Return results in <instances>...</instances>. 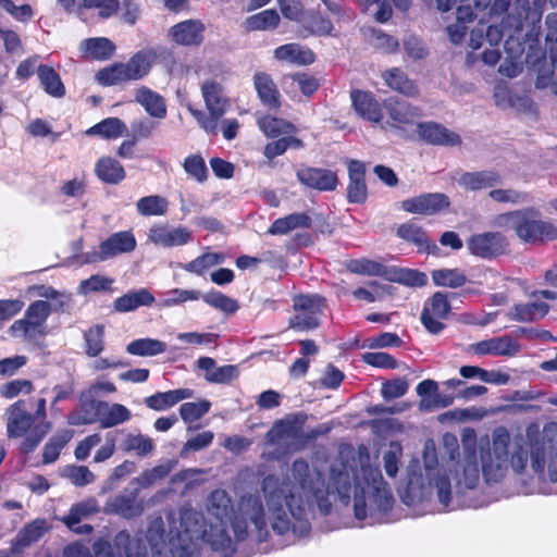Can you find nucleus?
<instances>
[{
  "label": "nucleus",
  "instance_id": "1",
  "mask_svg": "<svg viewBox=\"0 0 557 557\" xmlns=\"http://www.w3.org/2000/svg\"><path fill=\"white\" fill-rule=\"evenodd\" d=\"M267 509L259 495H243L234 511L232 498L225 490H214L206 502L208 522L201 513L184 508L168 516L169 530L158 517L150 521L145 540L138 533L132 536L123 530L112 543L97 541L96 557H199L203 542L214 550H233L228 532L231 522L237 541L245 540L253 530L260 540L265 539L268 527L281 535L297 537L310 531L314 508L322 515L330 513L333 499L344 505L354 502L358 520L379 522L394 504V496L381 470L362 458L344 461L336 459L330 467L327 483L322 473L304 459H297L285 475H267L262 481Z\"/></svg>",
  "mask_w": 557,
  "mask_h": 557
},
{
  "label": "nucleus",
  "instance_id": "2",
  "mask_svg": "<svg viewBox=\"0 0 557 557\" xmlns=\"http://www.w3.org/2000/svg\"><path fill=\"white\" fill-rule=\"evenodd\" d=\"M445 445L451 447L449 460L444 465L438 463L436 450L433 445H425L423 450V467L418 462H411L407 468L406 485L399 490V495L408 506L429 500L436 494L440 504L447 508L453 499V485L450 476L455 481V490L462 493L473 490L480 482V473L486 482H500L509 469L515 472V453L520 449V443L511 442L506 430H499L493 434V442L486 451L481 453V469L476 454V438L472 430L467 431L462 437V451L457 453V438L453 435L444 437Z\"/></svg>",
  "mask_w": 557,
  "mask_h": 557
},
{
  "label": "nucleus",
  "instance_id": "3",
  "mask_svg": "<svg viewBox=\"0 0 557 557\" xmlns=\"http://www.w3.org/2000/svg\"><path fill=\"white\" fill-rule=\"evenodd\" d=\"M26 294L40 299L33 301L25 310L24 317L13 322L9 327V334L26 343H37L48 334L49 315L52 312L65 311L72 302V297L48 285H32Z\"/></svg>",
  "mask_w": 557,
  "mask_h": 557
},
{
  "label": "nucleus",
  "instance_id": "4",
  "mask_svg": "<svg viewBox=\"0 0 557 557\" xmlns=\"http://www.w3.org/2000/svg\"><path fill=\"white\" fill-rule=\"evenodd\" d=\"M515 473L557 482V445L550 441L520 444L513 450Z\"/></svg>",
  "mask_w": 557,
  "mask_h": 557
},
{
  "label": "nucleus",
  "instance_id": "5",
  "mask_svg": "<svg viewBox=\"0 0 557 557\" xmlns=\"http://www.w3.org/2000/svg\"><path fill=\"white\" fill-rule=\"evenodd\" d=\"M306 420L307 414L297 412L276 421L267 433L268 442L272 445H283L288 449H298V444L305 436Z\"/></svg>",
  "mask_w": 557,
  "mask_h": 557
},
{
  "label": "nucleus",
  "instance_id": "6",
  "mask_svg": "<svg viewBox=\"0 0 557 557\" xmlns=\"http://www.w3.org/2000/svg\"><path fill=\"white\" fill-rule=\"evenodd\" d=\"M517 237L524 243L554 240L557 238V226L540 219V213L533 208L520 210L516 230Z\"/></svg>",
  "mask_w": 557,
  "mask_h": 557
},
{
  "label": "nucleus",
  "instance_id": "7",
  "mask_svg": "<svg viewBox=\"0 0 557 557\" xmlns=\"http://www.w3.org/2000/svg\"><path fill=\"white\" fill-rule=\"evenodd\" d=\"M324 307V299L318 295H301L294 298L296 313L289 325L296 331H310L319 326V315Z\"/></svg>",
  "mask_w": 557,
  "mask_h": 557
},
{
  "label": "nucleus",
  "instance_id": "8",
  "mask_svg": "<svg viewBox=\"0 0 557 557\" xmlns=\"http://www.w3.org/2000/svg\"><path fill=\"white\" fill-rule=\"evenodd\" d=\"M136 244V238L131 231L116 232L103 240L97 249L87 252L85 261L88 263L106 261L117 255L133 251Z\"/></svg>",
  "mask_w": 557,
  "mask_h": 557
},
{
  "label": "nucleus",
  "instance_id": "9",
  "mask_svg": "<svg viewBox=\"0 0 557 557\" xmlns=\"http://www.w3.org/2000/svg\"><path fill=\"white\" fill-rule=\"evenodd\" d=\"M507 246L506 237L499 232L473 234L467 240L469 251L482 259H493L503 255Z\"/></svg>",
  "mask_w": 557,
  "mask_h": 557
},
{
  "label": "nucleus",
  "instance_id": "10",
  "mask_svg": "<svg viewBox=\"0 0 557 557\" xmlns=\"http://www.w3.org/2000/svg\"><path fill=\"white\" fill-rule=\"evenodd\" d=\"M138 495L139 487L125 488L106 503L103 511L125 519L139 517L145 510V505Z\"/></svg>",
  "mask_w": 557,
  "mask_h": 557
},
{
  "label": "nucleus",
  "instance_id": "11",
  "mask_svg": "<svg viewBox=\"0 0 557 557\" xmlns=\"http://www.w3.org/2000/svg\"><path fill=\"white\" fill-rule=\"evenodd\" d=\"M148 239L157 246L173 248L190 243L193 233L182 225L172 226L168 223H157L149 228Z\"/></svg>",
  "mask_w": 557,
  "mask_h": 557
},
{
  "label": "nucleus",
  "instance_id": "12",
  "mask_svg": "<svg viewBox=\"0 0 557 557\" xmlns=\"http://www.w3.org/2000/svg\"><path fill=\"white\" fill-rule=\"evenodd\" d=\"M450 311V305L445 294L435 293L424 305L421 322L432 334H438L444 324L441 320L446 319Z\"/></svg>",
  "mask_w": 557,
  "mask_h": 557
},
{
  "label": "nucleus",
  "instance_id": "13",
  "mask_svg": "<svg viewBox=\"0 0 557 557\" xmlns=\"http://www.w3.org/2000/svg\"><path fill=\"white\" fill-rule=\"evenodd\" d=\"M7 436L23 437L34 426L35 417L25 409V401L17 400L10 405L4 412Z\"/></svg>",
  "mask_w": 557,
  "mask_h": 557
},
{
  "label": "nucleus",
  "instance_id": "14",
  "mask_svg": "<svg viewBox=\"0 0 557 557\" xmlns=\"http://www.w3.org/2000/svg\"><path fill=\"white\" fill-rule=\"evenodd\" d=\"M448 206V197L441 193L423 194L401 202V209L406 212L423 215L434 214Z\"/></svg>",
  "mask_w": 557,
  "mask_h": 557
},
{
  "label": "nucleus",
  "instance_id": "15",
  "mask_svg": "<svg viewBox=\"0 0 557 557\" xmlns=\"http://www.w3.org/2000/svg\"><path fill=\"white\" fill-rule=\"evenodd\" d=\"M296 176L302 185L319 191L334 190L338 182L333 171L320 168H301Z\"/></svg>",
  "mask_w": 557,
  "mask_h": 557
},
{
  "label": "nucleus",
  "instance_id": "16",
  "mask_svg": "<svg viewBox=\"0 0 557 557\" xmlns=\"http://www.w3.org/2000/svg\"><path fill=\"white\" fill-rule=\"evenodd\" d=\"M471 349L479 356H515L520 350V345L511 336L503 335L492 337L471 345Z\"/></svg>",
  "mask_w": 557,
  "mask_h": 557
},
{
  "label": "nucleus",
  "instance_id": "17",
  "mask_svg": "<svg viewBox=\"0 0 557 557\" xmlns=\"http://www.w3.org/2000/svg\"><path fill=\"white\" fill-rule=\"evenodd\" d=\"M99 512V506L96 499L89 498L85 502L75 504L70 509L69 515L64 516L62 522L72 531L78 534H88L92 531L90 524L81 525L83 518Z\"/></svg>",
  "mask_w": 557,
  "mask_h": 557
},
{
  "label": "nucleus",
  "instance_id": "18",
  "mask_svg": "<svg viewBox=\"0 0 557 557\" xmlns=\"http://www.w3.org/2000/svg\"><path fill=\"white\" fill-rule=\"evenodd\" d=\"M98 413V421L103 429L113 428L131 420L132 412L121 404L96 401L90 405Z\"/></svg>",
  "mask_w": 557,
  "mask_h": 557
},
{
  "label": "nucleus",
  "instance_id": "19",
  "mask_svg": "<svg viewBox=\"0 0 557 557\" xmlns=\"http://www.w3.org/2000/svg\"><path fill=\"white\" fill-rule=\"evenodd\" d=\"M418 132L422 139L432 145L456 146L461 143L458 134L437 123H420Z\"/></svg>",
  "mask_w": 557,
  "mask_h": 557
},
{
  "label": "nucleus",
  "instance_id": "20",
  "mask_svg": "<svg viewBox=\"0 0 557 557\" xmlns=\"http://www.w3.org/2000/svg\"><path fill=\"white\" fill-rule=\"evenodd\" d=\"M205 25L198 20L181 22L170 29L172 39L183 46L199 45L203 39Z\"/></svg>",
  "mask_w": 557,
  "mask_h": 557
},
{
  "label": "nucleus",
  "instance_id": "21",
  "mask_svg": "<svg viewBox=\"0 0 557 557\" xmlns=\"http://www.w3.org/2000/svg\"><path fill=\"white\" fill-rule=\"evenodd\" d=\"M201 94L209 113L225 114L230 106L223 86L214 79H207L201 85Z\"/></svg>",
  "mask_w": 557,
  "mask_h": 557
},
{
  "label": "nucleus",
  "instance_id": "22",
  "mask_svg": "<svg viewBox=\"0 0 557 557\" xmlns=\"http://www.w3.org/2000/svg\"><path fill=\"white\" fill-rule=\"evenodd\" d=\"M154 302L153 295L147 288L129 290L113 301V309L120 313L135 311L140 307H149Z\"/></svg>",
  "mask_w": 557,
  "mask_h": 557
},
{
  "label": "nucleus",
  "instance_id": "23",
  "mask_svg": "<svg viewBox=\"0 0 557 557\" xmlns=\"http://www.w3.org/2000/svg\"><path fill=\"white\" fill-rule=\"evenodd\" d=\"M354 109L362 119L373 123H380L383 117L380 103L374 97L366 91L354 90L351 92Z\"/></svg>",
  "mask_w": 557,
  "mask_h": 557
},
{
  "label": "nucleus",
  "instance_id": "24",
  "mask_svg": "<svg viewBox=\"0 0 557 557\" xmlns=\"http://www.w3.org/2000/svg\"><path fill=\"white\" fill-rule=\"evenodd\" d=\"M364 164L357 160L348 163L349 184L347 196L350 202L360 203L367 198V186L364 183Z\"/></svg>",
  "mask_w": 557,
  "mask_h": 557
},
{
  "label": "nucleus",
  "instance_id": "25",
  "mask_svg": "<svg viewBox=\"0 0 557 557\" xmlns=\"http://www.w3.org/2000/svg\"><path fill=\"white\" fill-rule=\"evenodd\" d=\"M500 175L491 170L466 172L458 178V184L466 190H481L491 188L500 183Z\"/></svg>",
  "mask_w": 557,
  "mask_h": 557
},
{
  "label": "nucleus",
  "instance_id": "26",
  "mask_svg": "<svg viewBox=\"0 0 557 557\" xmlns=\"http://www.w3.org/2000/svg\"><path fill=\"white\" fill-rule=\"evenodd\" d=\"M193 391L189 388H177L168 392H159L145 398V405L156 411L166 410L183 399L190 398Z\"/></svg>",
  "mask_w": 557,
  "mask_h": 557
},
{
  "label": "nucleus",
  "instance_id": "27",
  "mask_svg": "<svg viewBox=\"0 0 557 557\" xmlns=\"http://www.w3.org/2000/svg\"><path fill=\"white\" fill-rule=\"evenodd\" d=\"M135 100L144 107L150 116L154 119H164L166 116L164 98L158 92L141 86L136 90Z\"/></svg>",
  "mask_w": 557,
  "mask_h": 557
},
{
  "label": "nucleus",
  "instance_id": "28",
  "mask_svg": "<svg viewBox=\"0 0 557 557\" xmlns=\"http://www.w3.org/2000/svg\"><path fill=\"white\" fill-rule=\"evenodd\" d=\"M274 58L278 61L307 65L314 61V53L298 44H286L274 50Z\"/></svg>",
  "mask_w": 557,
  "mask_h": 557
},
{
  "label": "nucleus",
  "instance_id": "29",
  "mask_svg": "<svg viewBox=\"0 0 557 557\" xmlns=\"http://www.w3.org/2000/svg\"><path fill=\"white\" fill-rule=\"evenodd\" d=\"M120 447L124 453L144 458L153 453L156 445L150 436L140 432H129L124 435Z\"/></svg>",
  "mask_w": 557,
  "mask_h": 557
},
{
  "label": "nucleus",
  "instance_id": "30",
  "mask_svg": "<svg viewBox=\"0 0 557 557\" xmlns=\"http://www.w3.org/2000/svg\"><path fill=\"white\" fill-rule=\"evenodd\" d=\"M48 530V523L45 519H35L20 530L13 540V549L18 552L33 543L39 541Z\"/></svg>",
  "mask_w": 557,
  "mask_h": 557
},
{
  "label": "nucleus",
  "instance_id": "31",
  "mask_svg": "<svg viewBox=\"0 0 557 557\" xmlns=\"http://www.w3.org/2000/svg\"><path fill=\"white\" fill-rule=\"evenodd\" d=\"M255 88L261 102L269 108H277L280 106V92L267 73H256L253 76Z\"/></svg>",
  "mask_w": 557,
  "mask_h": 557
},
{
  "label": "nucleus",
  "instance_id": "32",
  "mask_svg": "<svg viewBox=\"0 0 557 557\" xmlns=\"http://www.w3.org/2000/svg\"><path fill=\"white\" fill-rule=\"evenodd\" d=\"M97 177L107 184H119L125 178L122 164L111 157L100 158L95 166Z\"/></svg>",
  "mask_w": 557,
  "mask_h": 557
},
{
  "label": "nucleus",
  "instance_id": "33",
  "mask_svg": "<svg viewBox=\"0 0 557 557\" xmlns=\"http://www.w3.org/2000/svg\"><path fill=\"white\" fill-rule=\"evenodd\" d=\"M385 108L396 124H411L420 116L418 108L397 99L385 101Z\"/></svg>",
  "mask_w": 557,
  "mask_h": 557
},
{
  "label": "nucleus",
  "instance_id": "34",
  "mask_svg": "<svg viewBox=\"0 0 557 557\" xmlns=\"http://www.w3.org/2000/svg\"><path fill=\"white\" fill-rule=\"evenodd\" d=\"M177 461L174 459H168L159 463L158 466L147 469L140 473L139 476L134 479L129 485L137 484L140 488L149 487L156 482L164 479L175 468Z\"/></svg>",
  "mask_w": 557,
  "mask_h": 557
},
{
  "label": "nucleus",
  "instance_id": "35",
  "mask_svg": "<svg viewBox=\"0 0 557 557\" xmlns=\"http://www.w3.org/2000/svg\"><path fill=\"white\" fill-rule=\"evenodd\" d=\"M37 76L44 90L53 98H62L65 95V87L60 75L49 65H39Z\"/></svg>",
  "mask_w": 557,
  "mask_h": 557
},
{
  "label": "nucleus",
  "instance_id": "36",
  "mask_svg": "<svg viewBox=\"0 0 557 557\" xmlns=\"http://www.w3.org/2000/svg\"><path fill=\"white\" fill-rule=\"evenodd\" d=\"M311 225V219L307 213H292L273 222L269 228L272 235H284L297 228H306Z\"/></svg>",
  "mask_w": 557,
  "mask_h": 557
},
{
  "label": "nucleus",
  "instance_id": "37",
  "mask_svg": "<svg viewBox=\"0 0 557 557\" xmlns=\"http://www.w3.org/2000/svg\"><path fill=\"white\" fill-rule=\"evenodd\" d=\"M548 312V306L543 301L516 305L509 317L519 322H531L542 319Z\"/></svg>",
  "mask_w": 557,
  "mask_h": 557
},
{
  "label": "nucleus",
  "instance_id": "38",
  "mask_svg": "<svg viewBox=\"0 0 557 557\" xmlns=\"http://www.w3.org/2000/svg\"><path fill=\"white\" fill-rule=\"evenodd\" d=\"M166 350V344L154 338H138L126 346V351L134 356L152 357Z\"/></svg>",
  "mask_w": 557,
  "mask_h": 557
},
{
  "label": "nucleus",
  "instance_id": "39",
  "mask_svg": "<svg viewBox=\"0 0 557 557\" xmlns=\"http://www.w3.org/2000/svg\"><path fill=\"white\" fill-rule=\"evenodd\" d=\"M81 48L87 55L97 60L110 58L115 49L114 45L104 37L85 39L81 44Z\"/></svg>",
  "mask_w": 557,
  "mask_h": 557
},
{
  "label": "nucleus",
  "instance_id": "40",
  "mask_svg": "<svg viewBox=\"0 0 557 557\" xmlns=\"http://www.w3.org/2000/svg\"><path fill=\"white\" fill-rule=\"evenodd\" d=\"M137 211L140 215H164L169 210V201L159 195H150L140 198L136 203Z\"/></svg>",
  "mask_w": 557,
  "mask_h": 557
},
{
  "label": "nucleus",
  "instance_id": "41",
  "mask_svg": "<svg viewBox=\"0 0 557 557\" xmlns=\"http://www.w3.org/2000/svg\"><path fill=\"white\" fill-rule=\"evenodd\" d=\"M126 125L117 117H108L90 127L87 135H98L106 139L117 138L124 134Z\"/></svg>",
  "mask_w": 557,
  "mask_h": 557
},
{
  "label": "nucleus",
  "instance_id": "42",
  "mask_svg": "<svg viewBox=\"0 0 557 557\" xmlns=\"http://www.w3.org/2000/svg\"><path fill=\"white\" fill-rule=\"evenodd\" d=\"M432 280L436 286L458 288L466 284L467 276L459 269H438L432 272Z\"/></svg>",
  "mask_w": 557,
  "mask_h": 557
},
{
  "label": "nucleus",
  "instance_id": "43",
  "mask_svg": "<svg viewBox=\"0 0 557 557\" xmlns=\"http://www.w3.org/2000/svg\"><path fill=\"white\" fill-rule=\"evenodd\" d=\"M383 77L391 88L400 94L409 97L418 94V88L413 82L409 81L405 73L398 69L385 72Z\"/></svg>",
  "mask_w": 557,
  "mask_h": 557
},
{
  "label": "nucleus",
  "instance_id": "44",
  "mask_svg": "<svg viewBox=\"0 0 557 557\" xmlns=\"http://www.w3.org/2000/svg\"><path fill=\"white\" fill-rule=\"evenodd\" d=\"M129 81H137L146 76L151 67V53L139 51L124 63Z\"/></svg>",
  "mask_w": 557,
  "mask_h": 557
},
{
  "label": "nucleus",
  "instance_id": "45",
  "mask_svg": "<svg viewBox=\"0 0 557 557\" xmlns=\"http://www.w3.org/2000/svg\"><path fill=\"white\" fill-rule=\"evenodd\" d=\"M280 23V16L274 10H264L260 13L249 16L245 21V27L248 30H270L274 29Z\"/></svg>",
  "mask_w": 557,
  "mask_h": 557
},
{
  "label": "nucleus",
  "instance_id": "46",
  "mask_svg": "<svg viewBox=\"0 0 557 557\" xmlns=\"http://www.w3.org/2000/svg\"><path fill=\"white\" fill-rule=\"evenodd\" d=\"M200 298L207 305H209L218 310H221L227 314H234L239 308V305L235 299H233L218 290H211L207 294H201Z\"/></svg>",
  "mask_w": 557,
  "mask_h": 557
},
{
  "label": "nucleus",
  "instance_id": "47",
  "mask_svg": "<svg viewBox=\"0 0 557 557\" xmlns=\"http://www.w3.org/2000/svg\"><path fill=\"white\" fill-rule=\"evenodd\" d=\"M60 473L75 486L91 484L96 479L95 474L85 466L69 465L63 467Z\"/></svg>",
  "mask_w": 557,
  "mask_h": 557
},
{
  "label": "nucleus",
  "instance_id": "48",
  "mask_svg": "<svg viewBox=\"0 0 557 557\" xmlns=\"http://www.w3.org/2000/svg\"><path fill=\"white\" fill-rule=\"evenodd\" d=\"M71 437H72V434L69 431L53 435L44 447L42 462L44 463L54 462L58 459L61 450L64 448V446L71 440Z\"/></svg>",
  "mask_w": 557,
  "mask_h": 557
},
{
  "label": "nucleus",
  "instance_id": "49",
  "mask_svg": "<svg viewBox=\"0 0 557 557\" xmlns=\"http://www.w3.org/2000/svg\"><path fill=\"white\" fill-rule=\"evenodd\" d=\"M224 261V256L216 252H208L199 256L190 262L183 265V269L187 272L195 274H202L206 270L218 265Z\"/></svg>",
  "mask_w": 557,
  "mask_h": 557
},
{
  "label": "nucleus",
  "instance_id": "50",
  "mask_svg": "<svg viewBox=\"0 0 557 557\" xmlns=\"http://www.w3.org/2000/svg\"><path fill=\"white\" fill-rule=\"evenodd\" d=\"M201 297V293L197 289L174 288L165 294V298L161 300L160 306L170 308L182 305L186 301H197Z\"/></svg>",
  "mask_w": 557,
  "mask_h": 557
},
{
  "label": "nucleus",
  "instance_id": "51",
  "mask_svg": "<svg viewBox=\"0 0 557 557\" xmlns=\"http://www.w3.org/2000/svg\"><path fill=\"white\" fill-rule=\"evenodd\" d=\"M96 78L103 86L116 85L129 81L124 63H117L110 67L100 70Z\"/></svg>",
  "mask_w": 557,
  "mask_h": 557
},
{
  "label": "nucleus",
  "instance_id": "52",
  "mask_svg": "<svg viewBox=\"0 0 557 557\" xmlns=\"http://www.w3.org/2000/svg\"><path fill=\"white\" fill-rule=\"evenodd\" d=\"M210 408L211 403L206 399L184 403L180 407V414L185 423H193L203 417Z\"/></svg>",
  "mask_w": 557,
  "mask_h": 557
},
{
  "label": "nucleus",
  "instance_id": "53",
  "mask_svg": "<svg viewBox=\"0 0 557 557\" xmlns=\"http://www.w3.org/2000/svg\"><path fill=\"white\" fill-rule=\"evenodd\" d=\"M258 126L268 137H276L283 133H289L294 128L290 123L269 115L260 117Z\"/></svg>",
  "mask_w": 557,
  "mask_h": 557
},
{
  "label": "nucleus",
  "instance_id": "54",
  "mask_svg": "<svg viewBox=\"0 0 557 557\" xmlns=\"http://www.w3.org/2000/svg\"><path fill=\"white\" fill-rule=\"evenodd\" d=\"M389 278L411 287L423 286L428 281V277L424 273L411 269H395L393 270Z\"/></svg>",
  "mask_w": 557,
  "mask_h": 557
},
{
  "label": "nucleus",
  "instance_id": "55",
  "mask_svg": "<svg viewBox=\"0 0 557 557\" xmlns=\"http://www.w3.org/2000/svg\"><path fill=\"white\" fill-rule=\"evenodd\" d=\"M103 325L97 324L87 330L84 334L86 354L90 357L98 356L103 350Z\"/></svg>",
  "mask_w": 557,
  "mask_h": 557
},
{
  "label": "nucleus",
  "instance_id": "56",
  "mask_svg": "<svg viewBox=\"0 0 557 557\" xmlns=\"http://www.w3.org/2000/svg\"><path fill=\"white\" fill-rule=\"evenodd\" d=\"M401 457V445L399 443H391L388 449L383 454V467L389 478L397 475Z\"/></svg>",
  "mask_w": 557,
  "mask_h": 557
},
{
  "label": "nucleus",
  "instance_id": "57",
  "mask_svg": "<svg viewBox=\"0 0 557 557\" xmlns=\"http://www.w3.org/2000/svg\"><path fill=\"white\" fill-rule=\"evenodd\" d=\"M50 429V423H46L44 425H35L32 430H29L25 435L24 440L20 445V450L23 454H29L34 451L42 438L46 436Z\"/></svg>",
  "mask_w": 557,
  "mask_h": 557
},
{
  "label": "nucleus",
  "instance_id": "58",
  "mask_svg": "<svg viewBox=\"0 0 557 557\" xmlns=\"http://www.w3.org/2000/svg\"><path fill=\"white\" fill-rule=\"evenodd\" d=\"M397 235L408 242L414 243L420 248L426 249L429 247L425 233L416 223L401 224L397 230Z\"/></svg>",
  "mask_w": 557,
  "mask_h": 557
},
{
  "label": "nucleus",
  "instance_id": "59",
  "mask_svg": "<svg viewBox=\"0 0 557 557\" xmlns=\"http://www.w3.org/2000/svg\"><path fill=\"white\" fill-rule=\"evenodd\" d=\"M84 9H97L101 17H109L119 9L117 0H83L77 7L78 15L83 14Z\"/></svg>",
  "mask_w": 557,
  "mask_h": 557
},
{
  "label": "nucleus",
  "instance_id": "60",
  "mask_svg": "<svg viewBox=\"0 0 557 557\" xmlns=\"http://www.w3.org/2000/svg\"><path fill=\"white\" fill-rule=\"evenodd\" d=\"M34 391V385L29 380H13L0 386V395L7 399H12L20 394L28 395Z\"/></svg>",
  "mask_w": 557,
  "mask_h": 557
},
{
  "label": "nucleus",
  "instance_id": "61",
  "mask_svg": "<svg viewBox=\"0 0 557 557\" xmlns=\"http://www.w3.org/2000/svg\"><path fill=\"white\" fill-rule=\"evenodd\" d=\"M490 197L502 203L521 205L529 201L528 194L516 189H492Z\"/></svg>",
  "mask_w": 557,
  "mask_h": 557
},
{
  "label": "nucleus",
  "instance_id": "62",
  "mask_svg": "<svg viewBox=\"0 0 557 557\" xmlns=\"http://www.w3.org/2000/svg\"><path fill=\"white\" fill-rule=\"evenodd\" d=\"M457 8V21L461 23L471 22L475 17L473 7L476 10L485 9L488 0H459Z\"/></svg>",
  "mask_w": 557,
  "mask_h": 557
},
{
  "label": "nucleus",
  "instance_id": "63",
  "mask_svg": "<svg viewBox=\"0 0 557 557\" xmlns=\"http://www.w3.org/2000/svg\"><path fill=\"white\" fill-rule=\"evenodd\" d=\"M200 127L209 135H216L224 114L206 113L199 110L191 111Z\"/></svg>",
  "mask_w": 557,
  "mask_h": 557
},
{
  "label": "nucleus",
  "instance_id": "64",
  "mask_svg": "<svg viewBox=\"0 0 557 557\" xmlns=\"http://www.w3.org/2000/svg\"><path fill=\"white\" fill-rule=\"evenodd\" d=\"M348 269L356 274L383 275L385 273L381 263L369 259L352 260L348 264Z\"/></svg>",
  "mask_w": 557,
  "mask_h": 557
}]
</instances>
